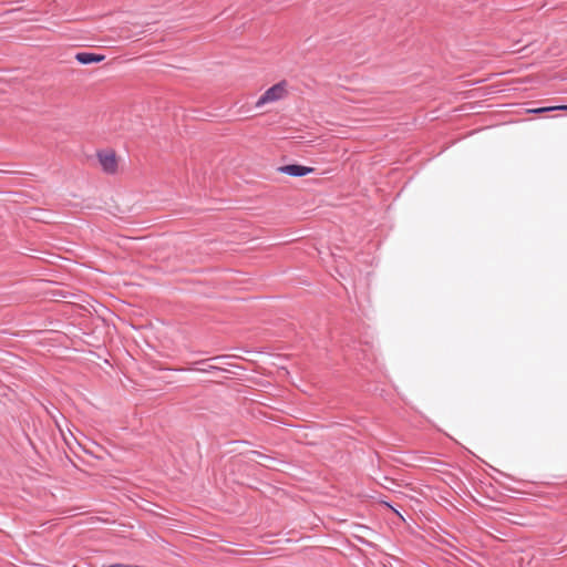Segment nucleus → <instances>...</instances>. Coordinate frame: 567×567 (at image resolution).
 Returning <instances> with one entry per match:
<instances>
[{
    "label": "nucleus",
    "mask_w": 567,
    "mask_h": 567,
    "mask_svg": "<svg viewBox=\"0 0 567 567\" xmlns=\"http://www.w3.org/2000/svg\"><path fill=\"white\" fill-rule=\"evenodd\" d=\"M286 94H287L286 82L281 81V82L272 85L268 90H266L265 93L256 102V106L260 107L265 104L279 101V100L284 99Z\"/></svg>",
    "instance_id": "f257e3e1"
},
{
    "label": "nucleus",
    "mask_w": 567,
    "mask_h": 567,
    "mask_svg": "<svg viewBox=\"0 0 567 567\" xmlns=\"http://www.w3.org/2000/svg\"><path fill=\"white\" fill-rule=\"evenodd\" d=\"M99 162L105 173L113 174L116 171L117 162L113 152H99Z\"/></svg>",
    "instance_id": "f03ea898"
},
{
    "label": "nucleus",
    "mask_w": 567,
    "mask_h": 567,
    "mask_svg": "<svg viewBox=\"0 0 567 567\" xmlns=\"http://www.w3.org/2000/svg\"><path fill=\"white\" fill-rule=\"evenodd\" d=\"M278 171L280 173L289 175V176L302 177V176H306V175L310 174L311 172H313V168L309 167V166L299 165V164H288V165L280 166L278 168Z\"/></svg>",
    "instance_id": "7ed1b4c3"
},
{
    "label": "nucleus",
    "mask_w": 567,
    "mask_h": 567,
    "mask_svg": "<svg viewBox=\"0 0 567 567\" xmlns=\"http://www.w3.org/2000/svg\"><path fill=\"white\" fill-rule=\"evenodd\" d=\"M75 59L79 63H81L83 65H87V64L97 63V62L103 61L104 55L95 54L92 52H79V53H76Z\"/></svg>",
    "instance_id": "20e7f679"
},
{
    "label": "nucleus",
    "mask_w": 567,
    "mask_h": 567,
    "mask_svg": "<svg viewBox=\"0 0 567 567\" xmlns=\"http://www.w3.org/2000/svg\"><path fill=\"white\" fill-rule=\"evenodd\" d=\"M555 110H567V105H559V106H548V107H539L534 110H528L529 113L540 114L549 111Z\"/></svg>",
    "instance_id": "39448f33"
},
{
    "label": "nucleus",
    "mask_w": 567,
    "mask_h": 567,
    "mask_svg": "<svg viewBox=\"0 0 567 567\" xmlns=\"http://www.w3.org/2000/svg\"><path fill=\"white\" fill-rule=\"evenodd\" d=\"M254 453H255V454H257V452H254ZM258 455H259V456H261V457H264V458H268V456H267V455H261V454H259V453H258Z\"/></svg>",
    "instance_id": "423d86ee"
}]
</instances>
